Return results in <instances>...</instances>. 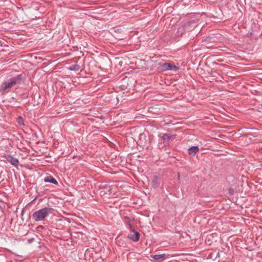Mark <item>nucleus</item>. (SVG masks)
Here are the masks:
<instances>
[{
	"label": "nucleus",
	"instance_id": "7",
	"mask_svg": "<svg viewBox=\"0 0 262 262\" xmlns=\"http://www.w3.org/2000/svg\"><path fill=\"white\" fill-rule=\"evenodd\" d=\"M174 138L175 135H171L169 133H166L162 136V139L163 140L164 143H167L170 140L173 139Z\"/></svg>",
	"mask_w": 262,
	"mask_h": 262
},
{
	"label": "nucleus",
	"instance_id": "17",
	"mask_svg": "<svg viewBox=\"0 0 262 262\" xmlns=\"http://www.w3.org/2000/svg\"><path fill=\"white\" fill-rule=\"evenodd\" d=\"M19 119H22V118L21 117H19Z\"/></svg>",
	"mask_w": 262,
	"mask_h": 262
},
{
	"label": "nucleus",
	"instance_id": "16",
	"mask_svg": "<svg viewBox=\"0 0 262 262\" xmlns=\"http://www.w3.org/2000/svg\"><path fill=\"white\" fill-rule=\"evenodd\" d=\"M178 179H179V178H180V174H179V173H178Z\"/></svg>",
	"mask_w": 262,
	"mask_h": 262
},
{
	"label": "nucleus",
	"instance_id": "13",
	"mask_svg": "<svg viewBox=\"0 0 262 262\" xmlns=\"http://www.w3.org/2000/svg\"><path fill=\"white\" fill-rule=\"evenodd\" d=\"M184 31V27H182L178 29V33L179 34V33H181V35H182Z\"/></svg>",
	"mask_w": 262,
	"mask_h": 262
},
{
	"label": "nucleus",
	"instance_id": "15",
	"mask_svg": "<svg viewBox=\"0 0 262 262\" xmlns=\"http://www.w3.org/2000/svg\"><path fill=\"white\" fill-rule=\"evenodd\" d=\"M34 241L33 238H30L28 240V243H31Z\"/></svg>",
	"mask_w": 262,
	"mask_h": 262
},
{
	"label": "nucleus",
	"instance_id": "2",
	"mask_svg": "<svg viewBox=\"0 0 262 262\" xmlns=\"http://www.w3.org/2000/svg\"><path fill=\"white\" fill-rule=\"evenodd\" d=\"M53 209L45 207L35 211L32 214V218L35 222L44 221L46 218L52 213Z\"/></svg>",
	"mask_w": 262,
	"mask_h": 262
},
{
	"label": "nucleus",
	"instance_id": "5",
	"mask_svg": "<svg viewBox=\"0 0 262 262\" xmlns=\"http://www.w3.org/2000/svg\"><path fill=\"white\" fill-rule=\"evenodd\" d=\"M140 235V233L134 230L128 234V237L132 241L137 242L139 239Z\"/></svg>",
	"mask_w": 262,
	"mask_h": 262
},
{
	"label": "nucleus",
	"instance_id": "11",
	"mask_svg": "<svg viewBox=\"0 0 262 262\" xmlns=\"http://www.w3.org/2000/svg\"><path fill=\"white\" fill-rule=\"evenodd\" d=\"M165 254H155L154 255H151V257L154 258L155 260H159L160 259L164 258L165 257Z\"/></svg>",
	"mask_w": 262,
	"mask_h": 262
},
{
	"label": "nucleus",
	"instance_id": "4",
	"mask_svg": "<svg viewBox=\"0 0 262 262\" xmlns=\"http://www.w3.org/2000/svg\"><path fill=\"white\" fill-rule=\"evenodd\" d=\"M161 70L163 71L173 70L177 71L179 68L170 63H164L161 66Z\"/></svg>",
	"mask_w": 262,
	"mask_h": 262
},
{
	"label": "nucleus",
	"instance_id": "6",
	"mask_svg": "<svg viewBox=\"0 0 262 262\" xmlns=\"http://www.w3.org/2000/svg\"><path fill=\"white\" fill-rule=\"evenodd\" d=\"M6 159L8 162L11 163L12 165L15 166V167H17L19 164V161L17 159L14 158L11 155H8L6 157Z\"/></svg>",
	"mask_w": 262,
	"mask_h": 262
},
{
	"label": "nucleus",
	"instance_id": "3",
	"mask_svg": "<svg viewBox=\"0 0 262 262\" xmlns=\"http://www.w3.org/2000/svg\"><path fill=\"white\" fill-rule=\"evenodd\" d=\"M100 189H103L101 191V193L104 194H111L112 193L115 194L116 192V188L114 186H108L107 184H101L100 186Z\"/></svg>",
	"mask_w": 262,
	"mask_h": 262
},
{
	"label": "nucleus",
	"instance_id": "10",
	"mask_svg": "<svg viewBox=\"0 0 262 262\" xmlns=\"http://www.w3.org/2000/svg\"><path fill=\"white\" fill-rule=\"evenodd\" d=\"M80 69V67L78 64H72L69 68V69L71 71H78Z\"/></svg>",
	"mask_w": 262,
	"mask_h": 262
},
{
	"label": "nucleus",
	"instance_id": "1",
	"mask_svg": "<svg viewBox=\"0 0 262 262\" xmlns=\"http://www.w3.org/2000/svg\"><path fill=\"white\" fill-rule=\"evenodd\" d=\"M23 80L22 74L17 75L5 80L0 86V92L5 93L7 90L19 85Z\"/></svg>",
	"mask_w": 262,
	"mask_h": 262
},
{
	"label": "nucleus",
	"instance_id": "12",
	"mask_svg": "<svg viewBox=\"0 0 262 262\" xmlns=\"http://www.w3.org/2000/svg\"><path fill=\"white\" fill-rule=\"evenodd\" d=\"M152 185L153 187L156 188L158 186V177L157 176H155L152 181Z\"/></svg>",
	"mask_w": 262,
	"mask_h": 262
},
{
	"label": "nucleus",
	"instance_id": "14",
	"mask_svg": "<svg viewBox=\"0 0 262 262\" xmlns=\"http://www.w3.org/2000/svg\"><path fill=\"white\" fill-rule=\"evenodd\" d=\"M228 192L230 195H233L234 194V189L232 188H229L228 190Z\"/></svg>",
	"mask_w": 262,
	"mask_h": 262
},
{
	"label": "nucleus",
	"instance_id": "9",
	"mask_svg": "<svg viewBox=\"0 0 262 262\" xmlns=\"http://www.w3.org/2000/svg\"><path fill=\"white\" fill-rule=\"evenodd\" d=\"M45 182L48 183H51L53 184L57 185L58 182L52 176H48L45 178Z\"/></svg>",
	"mask_w": 262,
	"mask_h": 262
},
{
	"label": "nucleus",
	"instance_id": "8",
	"mask_svg": "<svg viewBox=\"0 0 262 262\" xmlns=\"http://www.w3.org/2000/svg\"><path fill=\"white\" fill-rule=\"evenodd\" d=\"M199 148L197 146H193L188 149V154L190 156H194L199 151Z\"/></svg>",
	"mask_w": 262,
	"mask_h": 262
}]
</instances>
